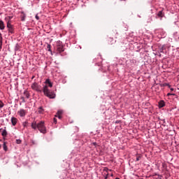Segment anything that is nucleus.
<instances>
[{
    "instance_id": "obj_1",
    "label": "nucleus",
    "mask_w": 179,
    "mask_h": 179,
    "mask_svg": "<svg viewBox=\"0 0 179 179\" xmlns=\"http://www.w3.org/2000/svg\"><path fill=\"white\" fill-rule=\"evenodd\" d=\"M45 85L43 87V92L49 99H55V93L54 92L50 90L48 87H52V83L50 80V79H46L45 81Z\"/></svg>"
},
{
    "instance_id": "obj_2",
    "label": "nucleus",
    "mask_w": 179,
    "mask_h": 179,
    "mask_svg": "<svg viewBox=\"0 0 179 179\" xmlns=\"http://www.w3.org/2000/svg\"><path fill=\"white\" fill-rule=\"evenodd\" d=\"M31 89L32 90H34L35 92H37L38 93H42L43 89L41 88V85H38L36 82H34L31 85Z\"/></svg>"
},
{
    "instance_id": "obj_3",
    "label": "nucleus",
    "mask_w": 179,
    "mask_h": 179,
    "mask_svg": "<svg viewBox=\"0 0 179 179\" xmlns=\"http://www.w3.org/2000/svg\"><path fill=\"white\" fill-rule=\"evenodd\" d=\"M38 129L41 134L47 133V129L45 128V126L44 125V122L41 121L38 124Z\"/></svg>"
},
{
    "instance_id": "obj_4",
    "label": "nucleus",
    "mask_w": 179,
    "mask_h": 179,
    "mask_svg": "<svg viewBox=\"0 0 179 179\" xmlns=\"http://www.w3.org/2000/svg\"><path fill=\"white\" fill-rule=\"evenodd\" d=\"M57 51L59 54L65 51V49L64 48V45H62V42H61V41L57 42Z\"/></svg>"
},
{
    "instance_id": "obj_5",
    "label": "nucleus",
    "mask_w": 179,
    "mask_h": 179,
    "mask_svg": "<svg viewBox=\"0 0 179 179\" xmlns=\"http://www.w3.org/2000/svg\"><path fill=\"white\" fill-rule=\"evenodd\" d=\"M17 114L19 115V117H20V118H24L27 114V111L23 108H21L17 111Z\"/></svg>"
},
{
    "instance_id": "obj_6",
    "label": "nucleus",
    "mask_w": 179,
    "mask_h": 179,
    "mask_svg": "<svg viewBox=\"0 0 179 179\" xmlns=\"http://www.w3.org/2000/svg\"><path fill=\"white\" fill-rule=\"evenodd\" d=\"M7 28L8 33H10V34H13V33H15V28H13V25H12L10 23H7Z\"/></svg>"
},
{
    "instance_id": "obj_7",
    "label": "nucleus",
    "mask_w": 179,
    "mask_h": 179,
    "mask_svg": "<svg viewBox=\"0 0 179 179\" xmlns=\"http://www.w3.org/2000/svg\"><path fill=\"white\" fill-rule=\"evenodd\" d=\"M11 123H12V125L13 127H15L16 125V124H17V118H16L15 117H11Z\"/></svg>"
},
{
    "instance_id": "obj_8",
    "label": "nucleus",
    "mask_w": 179,
    "mask_h": 179,
    "mask_svg": "<svg viewBox=\"0 0 179 179\" xmlns=\"http://www.w3.org/2000/svg\"><path fill=\"white\" fill-rule=\"evenodd\" d=\"M1 136H3V139L8 136V131H6V129H4L1 133Z\"/></svg>"
},
{
    "instance_id": "obj_9",
    "label": "nucleus",
    "mask_w": 179,
    "mask_h": 179,
    "mask_svg": "<svg viewBox=\"0 0 179 179\" xmlns=\"http://www.w3.org/2000/svg\"><path fill=\"white\" fill-rule=\"evenodd\" d=\"M164 106H166V103L164 102V101H160L159 102V108H163V107H164Z\"/></svg>"
},
{
    "instance_id": "obj_10",
    "label": "nucleus",
    "mask_w": 179,
    "mask_h": 179,
    "mask_svg": "<svg viewBox=\"0 0 179 179\" xmlns=\"http://www.w3.org/2000/svg\"><path fill=\"white\" fill-rule=\"evenodd\" d=\"M0 30H5V24L2 20H0Z\"/></svg>"
},
{
    "instance_id": "obj_11",
    "label": "nucleus",
    "mask_w": 179,
    "mask_h": 179,
    "mask_svg": "<svg viewBox=\"0 0 179 179\" xmlns=\"http://www.w3.org/2000/svg\"><path fill=\"white\" fill-rule=\"evenodd\" d=\"M24 96H25V97L27 99H29L30 98V93L29 92V91L24 90Z\"/></svg>"
},
{
    "instance_id": "obj_12",
    "label": "nucleus",
    "mask_w": 179,
    "mask_h": 179,
    "mask_svg": "<svg viewBox=\"0 0 179 179\" xmlns=\"http://www.w3.org/2000/svg\"><path fill=\"white\" fill-rule=\"evenodd\" d=\"M31 128H32L33 129H38V124L36 123V122H33L31 123Z\"/></svg>"
},
{
    "instance_id": "obj_13",
    "label": "nucleus",
    "mask_w": 179,
    "mask_h": 179,
    "mask_svg": "<svg viewBox=\"0 0 179 179\" xmlns=\"http://www.w3.org/2000/svg\"><path fill=\"white\" fill-rule=\"evenodd\" d=\"M47 50L50 52V54L52 55V50H51V45H47Z\"/></svg>"
},
{
    "instance_id": "obj_14",
    "label": "nucleus",
    "mask_w": 179,
    "mask_h": 179,
    "mask_svg": "<svg viewBox=\"0 0 179 179\" xmlns=\"http://www.w3.org/2000/svg\"><path fill=\"white\" fill-rule=\"evenodd\" d=\"M3 107H5V103H3V101L0 100V110H2V108H3Z\"/></svg>"
},
{
    "instance_id": "obj_15",
    "label": "nucleus",
    "mask_w": 179,
    "mask_h": 179,
    "mask_svg": "<svg viewBox=\"0 0 179 179\" xmlns=\"http://www.w3.org/2000/svg\"><path fill=\"white\" fill-rule=\"evenodd\" d=\"M164 50H166V46L162 45V48L159 50V52H162L163 54H164Z\"/></svg>"
},
{
    "instance_id": "obj_16",
    "label": "nucleus",
    "mask_w": 179,
    "mask_h": 179,
    "mask_svg": "<svg viewBox=\"0 0 179 179\" xmlns=\"http://www.w3.org/2000/svg\"><path fill=\"white\" fill-rule=\"evenodd\" d=\"M3 150H5V152L8 151V146H6V142L3 143Z\"/></svg>"
},
{
    "instance_id": "obj_17",
    "label": "nucleus",
    "mask_w": 179,
    "mask_h": 179,
    "mask_svg": "<svg viewBox=\"0 0 179 179\" xmlns=\"http://www.w3.org/2000/svg\"><path fill=\"white\" fill-rule=\"evenodd\" d=\"M29 124V122L27 121L23 122H22V127L24 128H27V124Z\"/></svg>"
},
{
    "instance_id": "obj_18",
    "label": "nucleus",
    "mask_w": 179,
    "mask_h": 179,
    "mask_svg": "<svg viewBox=\"0 0 179 179\" xmlns=\"http://www.w3.org/2000/svg\"><path fill=\"white\" fill-rule=\"evenodd\" d=\"M157 16H159V17H163V11H159L157 13Z\"/></svg>"
},
{
    "instance_id": "obj_19",
    "label": "nucleus",
    "mask_w": 179,
    "mask_h": 179,
    "mask_svg": "<svg viewBox=\"0 0 179 179\" xmlns=\"http://www.w3.org/2000/svg\"><path fill=\"white\" fill-rule=\"evenodd\" d=\"M43 111H44V110L43 109V107H40L38 108V113L39 114H43Z\"/></svg>"
},
{
    "instance_id": "obj_20",
    "label": "nucleus",
    "mask_w": 179,
    "mask_h": 179,
    "mask_svg": "<svg viewBox=\"0 0 179 179\" xmlns=\"http://www.w3.org/2000/svg\"><path fill=\"white\" fill-rule=\"evenodd\" d=\"M63 113H64V111L62 110H59L57 111V115H62Z\"/></svg>"
},
{
    "instance_id": "obj_21",
    "label": "nucleus",
    "mask_w": 179,
    "mask_h": 179,
    "mask_svg": "<svg viewBox=\"0 0 179 179\" xmlns=\"http://www.w3.org/2000/svg\"><path fill=\"white\" fill-rule=\"evenodd\" d=\"M16 143H17V145H20V143H22V140H20V139H17V140H16Z\"/></svg>"
},
{
    "instance_id": "obj_22",
    "label": "nucleus",
    "mask_w": 179,
    "mask_h": 179,
    "mask_svg": "<svg viewBox=\"0 0 179 179\" xmlns=\"http://www.w3.org/2000/svg\"><path fill=\"white\" fill-rule=\"evenodd\" d=\"M163 86H168V87H171V85H170V84H169V83H164V85H163Z\"/></svg>"
},
{
    "instance_id": "obj_23",
    "label": "nucleus",
    "mask_w": 179,
    "mask_h": 179,
    "mask_svg": "<svg viewBox=\"0 0 179 179\" xmlns=\"http://www.w3.org/2000/svg\"><path fill=\"white\" fill-rule=\"evenodd\" d=\"M62 115H56L55 117H57L59 118V120H61V118H62Z\"/></svg>"
},
{
    "instance_id": "obj_24",
    "label": "nucleus",
    "mask_w": 179,
    "mask_h": 179,
    "mask_svg": "<svg viewBox=\"0 0 179 179\" xmlns=\"http://www.w3.org/2000/svg\"><path fill=\"white\" fill-rule=\"evenodd\" d=\"M0 44H2V34L0 33Z\"/></svg>"
},
{
    "instance_id": "obj_25",
    "label": "nucleus",
    "mask_w": 179,
    "mask_h": 179,
    "mask_svg": "<svg viewBox=\"0 0 179 179\" xmlns=\"http://www.w3.org/2000/svg\"><path fill=\"white\" fill-rule=\"evenodd\" d=\"M136 160V162H139V160H141V156H138Z\"/></svg>"
},
{
    "instance_id": "obj_26",
    "label": "nucleus",
    "mask_w": 179,
    "mask_h": 179,
    "mask_svg": "<svg viewBox=\"0 0 179 179\" xmlns=\"http://www.w3.org/2000/svg\"><path fill=\"white\" fill-rule=\"evenodd\" d=\"M35 17H36V20H40V17H38V15H36L35 16Z\"/></svg>"
},
{
    "instance_id": "obj_27",
    "label": "nucleus",
    "mask_w": 179,
    "mask_h": 179,
    "mask_svg": "<svg viewBox=\"0 0 179 179\" xmlns=\"http://www.w3.org/2000/svg\"><path fill=\"white\" fill-rule=\"evenodd\" d=\"M167 96H176V94L168 93Z\"/></svg>"
},
{
    "instance_id": "obj_28",
    "label": "nucleus",
    "mask_w": 179,
    "mask_h": 179,
    "mask_svg": "<svg viewBox=\"0 0 179 179\" xmlns=\"http://www.w3.org/2000/svg\"><path fill=\"white\" fill-rule=\"evenodd\" d=\"M53 122L54 124H57V118L54 117Z\"/></svg>"
},
{
    "instance_id": "obj_29",
    "label": "nucleus",
    "mask_w": 179,
    "mask_h": 179,
    "mask_svg": "<svg viewBox=\"0 0 179 179\" xmlns=\"http://www.w3.org/2000/svg\"><path fill=\"white\" fill-rule=\"evenodd\" d=\"M104 178H105V179L108 178V173H106V174L104 176Z\"/></svg>"
},
{
    "instance_id": "obj_30",
    "label": "nucleus",
    "mask_w": 179,
    "mask_h": 179,
    "mask_svg": "<svg viewBox=\"0 0 179 179\" xmlns=\"http://www.w3.org/2000/svg\"><path fill=\"white\" fill-rule=\"evenodd\" d=\"M21 99H22V103H26V101L24 100V97H21Z\"/></svg>"
},
{
    "instance_id": "obj_31",
    "label": "nucleus",
    "mask_w": 179,
    "mask_h": 179,
    "mask_svg": "<svg viewBox=\"0 0 179 179\" xmlns=\"http://www.w3.org/2000/svg\"><path fill=\"white\" fill-rule=\"evenodd\" d=\"M169 89H170V90H171V92H173V90H174V88H173V87H171Z\"/></svg>"
},
{
    "instance_id": "obj_32",
    "label": "nucleus",
    "mask_w": 179,
    "mask_h": 179,
    "mask_svg": "<svg viewBox=\"0 0 179 179\" xmlns=\"http://www.w3.org/2000/svg\"><path fill=\"white\" fill-rule=\"evenodd\" d=\"M1 45H2V44L0 45V51L2 49V46Z\"/></svg>"
},
{
    "instance_id": "obj_33",
    "label": "nucleus",
    "mask_w": 179,
    "mask_h": 179,
    "mask_svg": "<svg viewBox=\"0 0 179 179\" xmlns=\"http://www.w3.org/2000/svg\"><path fill=\"white\" fill-rule=\"evenodd\" d=\"M32 143H33V145H34V141H32Z\"/></svg>"
},
{
    "instance_id": "obj_34",
    "label": "nucleus",
    "mask_w": 179,
    "mask_h": 179,
    "mask_svg": "<svg viewBox=\"0 0 179 179\" xmlns=\"http://www.w3.org/2000/svg\"><path fill=\"white\" fill-rule=\"evenodd\" d=\"M115 123H116V124H118V121H116Z\"/></svg>"
},
{
    "instance_id": "obj_35",
    "label": "nucleus",
    "mask_w": 179,
    "mask_h": 179,
    "mask_svg": "<svg viewBox=\"0 0 179 179\" xmlns=\"http://www.w3.org/2000/svg\"><path fill=\"white\" fill-rule=\"evenodd\" d=\"M34 78V76L31 77V79H33Z\"/></svg>"
},
{
    "instance_id": "obj_36",
    "label": "nucleus",
    "mask_w": 179,
    "mask_h": 179,
    "mask_svg": "<svg viewBox=\"0 0 179 179\" xmlns=\"http://www.w3.org/2000/svg\"><path fill=\"white\" fill-rule=\"evenodd\" d=\"M113 174H111V175H110V177H113Z\"/></svg>"
},
{
    "instance_id": "obj_37",
    "label": "nucleus",
    "mask_w": 179,
    "mask_h": 179,
    "mask_svg": "<svg viewBox=\"0 0 179 179\" xmlns=\"http://www.w3.org/2000/svg\"><path fill=\"white\" fill-rule=\"evenodd\" d=\"M1 130H2V129H0V132H1Z\"/></svg>"
},
{
    "instance_id": "obj_38",
    "label": "nucleus",
    "mask_w": 179,
    "mask_h": 179,
    "mask_svg": "<svg viewBox=\"0 0 179 179\" xmlns=\"http://www.w3.org/2000/svg\"><path fill=\"white\" fill-rule=\"evenodd\" d=\"M0 148H1V145H0Z\"/></svg>"
}]
</instances>
